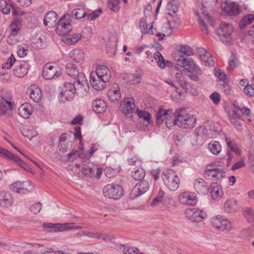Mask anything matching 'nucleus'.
<instances>
[{"label": "nucleus", "instance_id": "8", "mask_svg": "<svg viewBox=\"0 0 254 254\" xmlns=\"http://www.w3.org/2000/svg\"><path fill=\"white\" fill-rule=\"evenodd\" d=\"M75 94L74 84L70 82H65L61 87L59 100L63 102L70 101L74 98Z\"/></svg>", "mask_w": 254, "mask_h": 254}, {"label": "nucleus", "instance_id": "59", "mask_svg": "<svg viewBox=\"0 0 254 254\" xmlns=\"http://www.w3.org/2000/svg\"><path fill=\"white\" fill-rule=\"evenodd\" d=\"M120 3V0H109L108 1V6L109 8L114 11L118 12L120 9V7L119 4Z\"/></svg>", "mask_w": 254, "mask_h": 254}, {"label": "nucleus", "instance_id": "12", "mask_svg": "<svg viewBox=\"0 0 254 254\" xmlns=\"http://www.w3.org/2000/svg\"><path fill=\"white\" fill-rule=\"evenodd\" d=\"M81 171L86 176L99 178L102 172V169L91 162L83 164Z\"/></svg>", "mask_w": 254, "mask_h": 254}, {"label": "nucleus", "instance_id": "51", "mask_svg": "<svg viewBox=\"0 0 254 254\" xmlns=\"http://www.w3.org/2000/svg\"><path fill=\"white\" fill-rule=\"evenodd\" d=\"M43 40L39 36L36 35L31 39V45L36 49L42 48L43 46Z\"/></svg>", "mask_w": 254, "mask_h": 254}, {"label": "nucleus", "instance_id": "25", "mask_svg": "<svg viewBox=\"0 0 254 254\" xmlns=\"http://www.w3.org/2000/svg\"><path fill=\"white\" fill-rule=\"evenodd\" d=\"M209 192L212 199L214 200H220L223 195L221 186L217 183H214L211 186Z\"/></svg>", "mask_w": 254, "mask_h": 254}, {"label": "nucleus", "instance_id": "4", "mask_svg": "<svg viewBox=\"0 0 254 254\" xmlns=\"http://www.w3.org/2000/svg\"><path fill=\"white\" fill-rule=\"evenodd\" d=\"M161 177L164 184L170 190L176 191L178 189L180 180L174 170L171 169L164 170Z\"/></svg>", "mask_w": 254, "mask_h": 254}, {"label": "nucleus", "instance_id": "35", "mask_svg": "<svg viewBox=\"0 0 254 254\" xmlns=\"http://www.w3.org/2000/svg\"><path fill=\"white\" fill-rule=\"evenodd\" d=\"M224 9L228 14L231 15H237L240 12L239 6L235 2L227 3Z\"/></svg>", "mask_w": 254, "mask_h": 254}, {"label": "nucleus", "instance_id": "31", "mask_svg": "<svg viewBox=\"0 0 254 254\" xmlns=\"http://www.w3.org/2000/svg\"><path fill=\"white\" fill-rule=\"evenodd\" d=\"M57 15L54 11H49L45 15L44 24L45 26L52 28L57 24Z\"/></svg>", "mask_w": 254, "mask_h": 254}, {"label": "nucleus", "instance_id": "29", "mask_svg": "<svg viewBox=\"0 0 254 254\" xmlns=\"http://www.w3.org/2000/svg\"><path fill=\"white\" fill-rule=\"evenodd\" d=\"M30 98L35 102H39L42 99V92L40 88L36 85H31L28 88Z\"/></svg>", "mask_w": 254, "mask_h": 254}, {"label": "nucleus", "instance_id": "7", "mask_svg": "<svg viewBox=\"0 0 254 254\" xmlns=\"http://www.w3.org/2000/svg\"><path fill=\"white\" fill-rule=\"evenodd\" d=\"M105 196L114 199H120L123 195L122 187L118 184H108L106 185L103 190Z\"/></svg>", "mask_w": 254, "mask_h": 254}, {"label": "nucleus", "instance_id": "6", "mask_svg": "<svg viewBox=\"0 0 254 254\" xmlns=\"http://www.w3.org/2000/svg\"><path fill=\"white\" fill-rule=\"evenodd\" d=\"M234 30V28L231 24L226 23H222L217 30L218 35L221 41L226 45L231 43V34Z\"/></svg>", "mask_w": 254, "mask_h": 254}, {"label": "nucleus", "instance_id": "19", "mask_svg": "<svg viewBox=\"0 0 254 254\" xmlns=\"http://www.w3.org/2000/svg\"><path fill=\"white\" fill-rule=\"evenodd\" d=\"M121 92L119 85L117 84H113L107 93L108 99L111 102H117L121 100Z\"/></svg>", "mask_w": 254, "mask_h": 254}, {"label": "nucleus", "instance_id": "38", "mask_svg": "<svg viewBox=\"0 0 254 254\" xmlns=\"http://www.w3.org/2000/svg\"><path fill=\"white\" fill-rule=\"evenodd\" d=\"M66 72L69 76L73 77L74 80L76 77H79L80 74H83L79 71V69L76 65L70 63L66 64Z\"/></svg>", "mask_w": 254, "mask_h": 254}, {"label": "nucleus", "instance_id": "2", "mask_svg": "<svg viewBox=\"0 0 254 254\" xmlns=\"http://www.w3.org/2000/svg\"><path fill=\"white\" fill-rule=\"evenodd\" d=\"M176 126L183 128H191L196 125V117L190 114L186 109L180 108L176 110Z\"/></svg>", "mask_w": 254, "mask_h": 254}, {"label": "nucleus", "instance_id": "44", "mask_svg": "<svg viewBox=\"0 0 254 254\" xmlns=\"http://www.w3.org/2000/svg\"><path fill=\"white\" fill-rule=\"evenodd\" d=\"M209 151L214 155H218L221 151V145L219 142L212 141L208 145Z\"/></svg>", "mask_w": 254, "mask_h": 254}, {"label": "nucleus", "instance_id": "14", "mask_svg": "<svg viewBox=\"0 0 254 254\" xmlns=\"http://www.w3.org/2000/svg\"><path fill=\"white\" fill-rule=\"evenodd\" d=\"M73 84H74L75 93L81 96L86 94L88 86L84 74H80L79 77H76Z\"/></svg>", "mask_w": 254, "mask_h": 254}, {"label": "nucleus", "instance_id": "41", "mask_svg": "<svg viewBox=\"0 0 254 254\" xmlns=\"http://www.w3.org/2000/svg\"><path fill=\"white\" fill-rule=\"evenodd\" d=\"M226 141L227 145V151H230L231 153L233 152L237 155L241 154V149L236 142L228 139H226Z\"/></svg>", "mask_w": 254, "mask_h": 254}, {"label": "nucleus", "instance_id": "52", "mask_svg": "<svg viewBox=\"0 0 254 254\" xmlns=\"http://www.w3.org/2000/svg\"><path fill=\"white\" fill-rule=\"evenodd\" d=\"M244 215L248 221L254 225V210L246 207L244 210Z\"/></svg>", "mask_w": 254, "mask_h": 254}, {"label": "nucleus", "instance_id": "34", "mask_svg": "<svg viewBox=\"0 0 254 254\" xmlns=\"http://www.w3.org/2000/svg\"><path fill=\"white\" fill-rule=\"evenodd\" d=\"M208 171L209 174H207L205 177L212 181L220 180L225 176V172L221 168H216L211 172H210L211 171L210 170Z\"/></svg>", "mask_w": 254, "mask_h": 254}, {"label": "nucleus", "instance_id": "13", "mask_svg": "<svg viewBox=\"0 0 254 254\" xmlns=\"http://www.w3.org/2000/svg\"><path fill=\"white\" fill-rule=\"evenodd\" d=\"M186 216L193 222H200L206 219V212L196 208L187 209L185 212Z\"/></svg>", "mask_w": 254, "mask_h": 254}, {"label": "nucleus", "instance_id": "33", "mask_svg": "<svg viewBox=\"0 0 254 254\" xmlns=\"http://www.w3.org/2000/svg\"><path fill=\"white\" fill-rule=\"evenodd\" d=\"M93 110L96 113H104L107 109V105L104 100L97 99L92 103Z\"/></svg>", "mask_w": 254, "mask_h": 254}, {"label": "nucleus", "instance_id": "45", "mask_svg": "<svg viewBox=\"0 0 254 254\" xmlns=\"http://www.w3.org/2000/svg\"><path fill=\"white\" fill-rule=\"evenodd\" d=\"M29 65L26 62L20 63L17 67V77H22L28 72Z\"/></svg>", "mask_w": 254, "mask_h": 254}, {"label": "nucleus", "instance_id": "10", "mask_svg": "<svg viewBox=\"0 0 254 254\" xmlns=\"http://www.w3.org/2000/svg\"><path fill=\"white\" fill-rule=\"evenodd\" d=\"M211 223L214 227L221 231H229L232 229L231 222L220 215L212 217Z\"/></svg>", "mask_w": 254, "mask_h": 254}, {"label": "nucleus", "instance_id": "21", "mask_svg": "<svg viewBox=\"0 0 254 254\" xmlns=\"http://www.w3.org/2000/svg\"><path fill=\"white\" fill-rule=\"evenodd\" d=\"M198 54L205 66H213L215 62L210 54L204 48H199L197 51Z\"/></svg>", "mask_w": 254, "mask_h": 254}, {"label": "nucleus", "instance_id": "18", "mask_svg": "<svg viewBox=\"0 0 254 254\" xmlns=\"http://www.w3.org/2000/svg\"><path fill=\"white\" fill-rule=\"evenodd\" d=\"M89 81L91 86L97 91L103 90L106 86V82L93 71L90 73Z\"/></svg>", "mask_w": 254, "mask_h": 254}, {"label": "nucleus", "instance_id": "64", "mask_svg": "<svg viewBox=\"0 0 254 254\" xmlns=\"http://www.w3.org/2000/svg\"><path fill=\"white\" fill-rule=\"evenodd\" d=\"M220 89L226 95L230 94L231 93V88L226 81L221 84Z\"/></svg>", "mask_w": 254, "mask_h": 254}, {"label": "nucleus", "instance_id": "60", "mask_svg": "<svg viewBox=\"0 0 254 254\" xmlns=\"http://www.w3.org/2000/svg\"><path fill=\"white\" fill-rule=\"evenodd\" d=\"M29 47L27 45L19 46L17 51V55L19 57H24L26 56L28 52Z\"/></svg>", "mask_w": 254, "mask_h": 254}, {"label": "nucleus", "instance_id": "57", "mask_svg": "<svg viewBox=\"0 0 254 254\" xmlns=\"http://www.w3.org/2000/svg\"><path fill=\"white\" fill-rule=\"evenodd\" d=\"M83 154V150L81 149L80 151H72L67 154L68 161H73L78 157H80Z\"/></svg>", "mask_w": 254, "mask_h": 254}, {"label": "nucleus", "instance_id": "1", "mask_svg": "<svg viewBox=\"0 0 254 254\" xmlns=\"http://www.w3.org/2000/svg\"><path fill=\"white\" fill-rule=\"evenodd\" d=\"M192 49L188 46L182 45L180 47L178 56L175 57V60L179 62L183 66H176V68L179 70L181 68V72L176 73V78L181 86L184 89H188V84L184 79V76L182 74L184 72L191 80L198 81L199 80V76L202 75V71L199 66L196 64L191 58H186L183 55L190 56L192 55Z\"/></svg>", "mask_w": 254, "mask_h": 254}, {"label": "nucleus", "instance_id": "27", "mask_svg": "<svg viewBox=\"0 0 254 254\" xmlns=\"http://www.w3.org/2000/svg\"><path fill=\"white\" fill-rule=\"evenodd\" d=\"M34 188L33 184L30 181L17 182V193L25 194L32 191Z\"/></svg>", "mask_w": 254, "mask_h": 254}, {"label": "nucleus", "instance_id": "50", "mask_svg": "<svg viewBox=\"0 0 254 254\" xmlns=\"http://www.w3.org/2000/svg\"><path fill=\"white\" fill-rule=\"evenodd\" d=\"M254 19V14H249L244 16L241 20L240 24L241 29L244 28L247 25L250 24Z\"/></svg>", "mask_w": 254, "mask_h": 254}, {"label": "nucleus", "instance_id": "22", "mask_svg": "<svg viewBox=\"0 0 254 254\" xmlns=\"http://www.w3.org/2000/svg\"><path fill=\"white\" fill-rule=\"evenodd\" d=\"M42 228L49 232H61L65 231V223L62 224L45 222L42 224Z\"/></svg>", "mask_w": 254, "mask_h": 254}, {"label": "nucleus", "instance_id": "58", "mask_svg": "<svg viewBox=\"0 0 254 254\" xmlns=\"http://www.w3.org/2000/svg\"><path fill=\"white\" fill-rule=\"evenodd\" d=\"M200 131L203 134L208 136L209 137H213L214 136L216 135L219 132L218 130L213 129L211 127H210L209 129V132H208V130L204 127H200Z\"/></svg>", "mask_w": 254, "mask_h": 254}, {"label": "nucleus", "instance_id": "49", "mask_svg": "<svg viewBox=\"0 0 254 254\" xmlns=\"http://www.w3.org/2000/svg\"><path fill=\"white\" fill-rule=\"evenodd\" d=\"M117 46V41L116 39L112 42V43H107L106 44V50L108 55L112 57L116 54Z\"/></svg>", "mask_w": 254, "mask_h": 254}, {"label": "nucleus", "instance_id": "16", "mask_svg": "<svg viewBox=\"0 0 254 254\" xmlns=\"http://www.w3.org/2000/svg\"><path fill=\"white\" fill-rule=\"evenodd\" d=\"M179 202L184 205H194L197 202L195 194L190 191L181 192L179 196Z\"/></svg>", "mask_w": 254, "mask_h": 254}, {"label": "nucleus", "instance_id": "11", "mask_svg": "<svg viewBox=\"0 0 254 254\" xmlns=\"http://www.w3.org/2000/svg\"><path fill=\"white\" fill-rule=\"evenodd\" d=\"M69 14H65L60 20L56 28V32L59 35L66 36L72 29L71 24L65 19L66 18L69 19Z\"/></svg>", "mask_w": 254, "mask_h": 254}, {"label": "nucleus", "instance_id": "55", "mask_svg": "<svg viewBox=\"0 0 254 254\" xmlns=\"http://www.w3.org/2000/svg\"><path fill=\"white\" fill-rule=\"evenodd\" d=\"M136 113L140 118L143 119L144 121H147L150 124L151 122V115L148 112L137 109Z\"/></svg>", "mask_w": 254, "mask_h": 254}, {"label": "nucleus", "instance_id": "46", "mask_svg": "<svg viewBox=\"0 0 254 254\" xmlns=\"http://www.w3.org/2000/svg\"><path fill=\"white\" fill-rule=\"evenodd\" d=\"M179 2L177 0H172L168 2L166 6L168 14L172 15L175 13L178 10Z\"/></svg>", "mask_w": 254, "mask_h": 254}, {"label": "nucleus", "instance_id": "53", "mask_svg": "<svg viewBox=\"0 0 254 254\" xmlns=\"http://www.w3.org/2000/svg\"><path fill=\"white\" fill-rule=\"evenodd\" d=\"M119 248L123 252L124 254H137L138 251L137 248L127 247L124 245H120Z\"/></svg>", "mask_w": 254, "mask_h": 254}, {"label": "nucleus", "instance_id": "5", "mask_svg": "<svg viewBox=\"0 0 254 254\" xmlns=\"http://www.w3.org/2000/svg\"><path fill=\"white\" fill-rule=\"evenodd\" d=\"M61 75V70L55 64L47 63L43 67L42 77L45 79H56Z\"/></svg>", "mask_w": 254, "mask_h": 254}, {"label": "nucleus", "instance_id": "40", "mask_svg": "<svg viewBox=\"0 0 254 254\" xmlns=\"http://www.w3.org/2000/svg\"><path fill=\"white\" fill-rule=\"evenodd\" d=\"M153 58L158 66L162 69L164 68L170 63L169 61L165 60L163 56L159 52H156L154 53Z\"/></svg>", "mask_w": 254, "mask_h": 254}, {"label": "nucleus", "instance_id": "3", "mask_svg": "<svg viewBox=\"0 0 254 254\" xmlns=\"http://www.w3.org/2000/svg\"><path fill=\"white\" fill-rule=\"evenodd\" d=\"M156 124L161 125L165 121V124L168 128L176 125V111L173 113L172 109L165 110L160 109L156 114Z\"/></svg>", "mask_w": 254, "mask_h": 254}, {"label": "nucleus", "instance_id": "17", "mask_svg": "<svg viewBox=\"0 0 254 254\" xmlns=\"http://www.w3.org/2000/svg\"><path fill=\"white\" fill-rule=\"evenodd\" d=\"M135 107V100L133 98H126L121 102V110L126 116L132 113Z\"/></svg>", "mask_w": 254, "mask_h": 254}, {"label": "nucleus", "instance_id": "9", "mask_svg": "<svg viewBox=\"0 0 254 254\" xmlns=\"http://www.w3.org/2000/svg\"><path fill=\"white\" fill-rule=\"evenodd\" d=\"M14 106V102L9 93L0 97V116L6 113H9L13 109Z\"/></svg>", "mask_w": 254, "mask_h": 254}, {"label": "nucleus", "instance_id": "28", "mask_svg": "<svg viewBox=\"0 0 254 254\" xmlns=\"http://www.w3.org/2000/svg\"><path fill=\"white\" fill-rule=\"evenodd\" d=\"M68 56L70 61L79 64L82 63L85 59V54L83 51L77 49L71 51L68 54Z\"/></svg>", "mask_w": 254, "mask_h": 254}, {"label": "nucleus", "instance_id": "23", "mask_svg": "<svg viewBox=\"0 0 254 254\" xmlns=\"http://www.w3.org/2000/svg\"><path fill=\"white\" fill-rule=\"evenodd\" d=\"M198 22L201 30L206 34H208L209 33V30L208 29L206 23L209 24L212 27L214 26L213 20L207 13H203L202 17L198 16Z\"/></svg>", "mask_w": 254, "mask_h": 254}, {"label": "nucleus", "instance_id": "37", "mask_svg": "<svg viewBox=\"0 0 254 254\" xmlns=\"http://www.w3.org/2000/svg\"><path fill=\"white\" fill-rule=\"evenodd\" d=\"M11 8H12V14L14 16L16 15V9L14 7L6 2L5 0L0 1V10L3 14L7 15L10 12Z\"/></svg>", "mask_w": 254, "mask_h": 254}, {"label": "nucleus", "instance_id": "39", "mask_svg": "<svg viewBox=\"0 0 254 254\" xmlns=\"http://www.w3.org/2000/svg\"><path fill=\"white\" fill-rule=\"evenodd\" d=\"M139 27L143 34H154L152 23L147 24L145 20L141 19L139 22Z\"/></svg>", "mask_w": 254, "mask_h": 254}, {"label": "nucleus", "instance_id": "26", "mask_svg": "<svg viewBox=\"0 0 254 254\" xmlns=\"http://www.w3.org/2000/svg\"><path fill=\"white\" fill-rule=\"evenodd\" d=\"M13 202V199L10 193L6 192L5 190H0V206L8 207Z\"/></svg>", "mask_w": 254, "mask_h": 254}, {"label": "nucleus", "instance_id": "32", "mask_svg": "<svg viewBox=\"0 0 254 254\" xmlns=\"http://www.w3.org/2000/svg\"><path fill=\"white\" fill-rule=\"evenodd\" d=\"M33 111L32 106L28 103H25L21 105L18 108L19 115L24 119L30 117Z\"/></svg>", "mask_w": 254, "mask_h": 254}, {"label": "nucleus", "instance_id": "24", "mask_svg": "<svg viewBox=\"0 0 254 254\" xmlns=\"http://www.w3.org/2000/svg\"><path fill=\"white\" fill-rule=\"evenodd\" d=\"M94 72L106 82H108L111 79V71L106 65H100L98 66L96 68V71Z\"/></svg>", "mask_w": 254, "mask_h": 254}, {"label": "nucleus", "instance_id": "56", "mask_svg": "<svg viewBox=\"0 0 254 254\" xmlns=\"http://www.w3.org/2000/svg\"><path fill=\"white\" fill-rule=\"evenodd\" d=\"M85 15V12L83 9L76 8L71 12V17L74 19H81Z\"/></svg>", "mask_w": 254, "mask_h": 254}, {"label": "nucleus", "instance_id": "63", "mask_svg": "<svg viewBox=\"0 0 254 254\" xmlns=\"http://www.w3.org/2000/svg\"><path fill=\"white\" fill-rule=\"evenodd\" d=\"M214 73L215 76L218 78L220 80H221L223 82L227 81V75L221 69H215Z\"/></svg>", "mask_w": 254, "mask_h": 254}, {"label": "nucleus", "instance_id": "15", "mask_svg": "<svg viewBox=\"0 0 254 254\" xmlns=\"http://www.w3.org/2000/svg\"><path fill=\"white\" fill-rule=\"evenodd\" d=\"M149 185L146 180H142L137 183L132 188L130 193V196L131 199H135L140 196L149 189Z\"/></svg>", "mask_w": 254, "mask_h": 254}, {"label": "nucleus", "instance_id": "61", "mask_svg": "<svg viewBox=\"0 0 254 254\" xmlns=\"http://www.w3.org/2000/svg\"><path fill=\"white\" fill-rule=\"evenodd\" d=\"M164 195V192L162 190H160L159 191L156 197L153 200L152 202H151V206H155L158 205L159 203L162 201Z\"/></svg>", "mask_w": 254, "mask_h": 254}, {"label": "nucleus", "instance_id": "42", "mask_svg": "<svg viewBox=\"0 0 254 254\" xmlns=\"http://www.w3.org/2000/svg\"><path fill=\"white\" fill-rule=\"evenodd\" d=\"M0 156L9 161L16 163L15 155L8 150L0 146Z\"/></svg>", "mask_w": 254, "mask_h": 254}, {"label": "nucleus", "instance_id": "54", "mask_svg": "<svg viewBox=\"0 0 254 254\" xmlns=\"http://www.w3.org/2000/svg\"><path fill=\"white\" fill-rule=\"evenodd\" d=\"M238 64L239 62L237 57L234 54H232L230 56L228 62V70L230 71L233 70L234 68L237 67V66L238 65Z\"/></svg>", "mask_w": 254, "mask_h": 254}, {"label": "nucleus", "instance_id": "47", "mask_svg": "<svg viewBox=\"0 0 254 254\" xmlns=\"http://www.w3.org/2000/svg\"><path fill=\"white\" fill-rule=\"evenodd\" d=\"M86 236L89 238L101 239L104 241H111V239L107 235L105 234L98 233L96 232H88L86 234Z\"/></svg>", "mask_w": 254, "mask_h": 254}, {"label": "nucleus", "instance_id": "20", "mask_svg": "<svg viewBox=\"0 0 254 254\" xmlns=\"http://www.w3.org/2000/svg\"><path fill=\"white\" fill-rule=\"evenodd\" d=\"M7 43L13 45L16 43V18H14L6 30Z\"/></svg>", "mask_w": 254, "mask_h": 254}, {"label": "nucleus", "instance_id": "30", "mask_svg": "<svg viewBox=\"0 0 254 254\" xmlns=\"http://www.w3.org/2000/svg\"><path fill=\"white\" fill-rule=\"evenodd\" d=\"M224 211L228 213H236L238 209V202L235 199L227 200L224 204Z\"/></svg>", "mask_w": 254, "mask_h": 254}, {"label": "nucleus", "instance_id": "36", "mask_svg": "<svg viewBox=\"0 0 254 254\" xmlns=\"http://www.w3.org/2000/svg\"><path fill=\"white\" fill-rule=\"evenodd\" d=\"M207 183L203 179H197L194 183L195 190L199 193H203L208 189Z\"/></svg>", "mask_w": 254, "mask_h": 254}, {"label": "nucleus", "instance_id": "43", "mask_svg": "<svg viewBox=\"0 0 254 254\" xmlns=\"http://www.w3.org/2000/svg\"><path fill=\"white\" fill-rule=\"evenodd\" d=\"M82 37L80 33H75L69 37L64 38L62 40L67 45H73L77 43Z\"/></svg>", "mask_w": 254, "mask_h": 254}, {"label": "nucleus", "instance_id": "48", "mask_svg": "<svg viewBox=\"0 0 254 254\" xmlns=\"http://www.w3.org/2000/svg\"><path fill=\"white\" fill-rule=\"evenodd\" d=\"M131 175L134 180H140L144 178L145 172L141 168H134L131 173Z\"/></svg>", "mask_w": 254, "mask_h": 254}, {"label": "nucleus", "instance_id": "62", "mask_svg": "<svg viewBox=\"0 0 254 254\" xmlns=\"http://www.w3.org/2000/svg\"><path fill=\"white\" fill-rule=\"evenodd\" d=\"M16 61L15 57L13 54L8 58L6 63L2 64V68L3 69H8L12 65L13 63Z\"/></svg>", "mask_w": 254, "mask_h": 254}]
</instances>
